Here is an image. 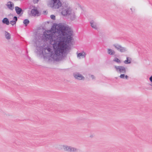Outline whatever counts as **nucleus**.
I'll list each match as a JSON object with an SVG mask.
<instances>
[{
    "instance_id": "1",
    "label": "nucleus",
    "mask_w": 152,
    "mask_h": 152,
    "mask_svg": "<svg viewBox=\"0 0 152 152\" xmlns=\"http://www.w3.org/2000/svg\"><path fill=\"white\" fill-rule=\"evenodd\" d=\"M55 30L61 37H60L58 43L53 39L55 31L51 28V30L46 31L43 32V36L45 40L49 41L50 44L53 45L55 49V53H51L50 56L53 60L59 61L62 59L64 51L69 48V43L71 42L72 37V31L68 29L67 27L61 24H58L55 27Z\"/></svg>"
},
{
    "instance_id": "2",
    "label": "nucleus",
    "mask_w": 152,
    "mask_h": 152,
    "mask_svg": "<svg viewBox=\"0 0 152 152\" xmlns=\"http://www.w3.org/2000/svg\"><path fill=\"white\" fill-rule=\"evenodd\" d=\"M50 7L53 9H58L62 5L61 0H51Z\"/></svg>"
},
{
    "instance_id": "3",
    "label": "nucleus",
    "mask_w": 152,
    "mask_h": 152,
    "mask_svg": "<svg viewBox=\"0 0 152 152\" xmlns=\"http://www.w3.org/2000/svg\"><path fill=\"white\" fill-rule=\"evenodd\" d=\"M63 148L65 151L69 152H80V151L78 149L76 148L66 145L63 146Z\"/></svg>"
},
{
    "instance_id": "4",
    "label": "nucleus",
    "mask_w": 152,
    "mask_h": 152,
    "mask_svg": "<svg viewBox=\"0 0 152 152\" xmlns=\"http://www.w3.org/2000/svg\"><path fill=\"white\" fill-rule=\"evenodd\" d=\"M72 11V9L70 7L67 6L65 8H64L63 9L61 13L63 15L66 16L70 15Z\"/></svg>"
},
{
    "instance_id": "5",
    "label": "nucleus",
    "mask_w": 152,
    "mask_h": 152,
    "mask_svg": "<svg viewBox=\"0 0 152 152\" xmlns=\"http://www.w3.org/2000/svg\"><path fill=\"white\" fill-rule=\"evenodd\" d=\"M116 71L118 73H125L126 72V68L125 67L121 66H117L116 65L114 66Z\"/></svg>"
},
{
    "instance_id": "6",
    "label": "nucleus",
    "mask_w": 152,
    "mask_h": 152,
    "mask_svg": "<svg viewBox=\"0 0 152 152\" xmlns=\"http://www.w3.org/2000/svg\"><path fill=\"white\" fill-rule=\"evenodd\" d=\"M113 45L116 50L121 52H124L127 50V49L126 48L118 44H115Z\"/></svg>"
},
{
    "instance_id": "7",
    "label": "nucleus",
    "mask_w": 152,
    "mask_h": 152,
    "mask_svg": "<svg viewBox=\"0 0 152 152\" xmlns=\"http://www.w3.org/2000/svg\"><path fill=\"white\" fill-rule=\"evenodd\" d=\"M31 16L34 17L39 15V12L36 8L32 9L31 11Z\"/></svg>"
},
{
    "instance_id": "8",
    "label": "nucleus",
    "mask_w": 152,
    "mask_h": 152,
    "mask_svg": "<svg viewBox=\"0 0 152 152\" xmlns=\"http://www.w3.org/2000/svg\"><path fill=\"white\" fill-rule=\"evenodd\" d=\"M6 6L10 10L12 11L14 7V3L11 1H8L7 4Z\"/></svg>"
},
{
    "instance_id": "9",
    "label": "nucleus",
    "mask_w": 152,
    "mask_h": 152,
    "mask_svg": "<svg viewBox=\"0 0 152 152\" xmlns=\"http://www.w3.org/2000/svg\"><path fill=\"white\" fill-rule=\"evenodd\" d=\"M74 76L76 79L78 80H83L84 79V77L79 73L74 74Z\"/></svg>"
},
{
    "instance_id": "10",
    "label": "nucleus",
    "mask_w": 152,
    "mask_h": 152,
    "mask_svg": "<svg viewBox=\"0 0 152 152\" xmlns=\"http://www.w3.org/2000/svg\"><path fill=\"white\" fill-rule=\"evenodd\" d=\"M37 53L41 55L43 53L44 48L42 46H37Z\"/></svg>"
},
{
    "instance_id": "11",
    "label": "nucleus",
    "mask_w": 152,
    "mask_h": 152,
    "mask_svg": "<svg viewBox=\"0 0 152 152\" xmlns=\"http://www.w3.org/2000/svg\"><path fill=\"white\" fill-rule=\"evenodd\" d=\"M90 23L91 26L93 28L95 29H97V23L94 20H91L90 21Z\"/></svg>"
},
{
    "instance_id": "12",
    "label": "nucleus",
    "mask_w": 152,
    "mask_h": 152,
    "mask_svg": "<svg viewBox=\"0 0 152 152\" xmlns=\"http://www.w3.org/2000/svg\"><path fill=\"white\" fill-rule=\"evenodd\" d=\"M77 58L79 59L81 57L82 58H85L86 55L85 53L84 52H83L82 53H77Z\"/></svg>"
},
{
    "instance_id": "13",
    "label": "nucleus",
    "mask_w": 152,
    "mask_h": 152,
    "mask_svg": "<svg viewBox=\"0 0 152 152\" xmlns=\"http://www.w3.org/2000/svg\"><path fill=\"white\" fill-rule=\"evenodd\" d=\"M15 9L16 13L18 15L20 14L22 12H23L22 9L18 7H15Z\"/></svg>"
},
{
    "instance_id": "14",
    "label": "nucleus",
    "mask_w": 152,
    "mask_h": 152,
    "mask_svg": "<svg viewBox=\"0 0 152 152\" xmlns=\"http://www.w3.org/2000/svg\"><path fill=\"white\" fill-rule=\"evenodd\" d=\"M70 15V19L72 20H74L76 18V16L75 15V13L74 12H72V13Z\"/></svg>"
},
{
    "instance_id": "15",
    "label": "nucleus",
    "mask_w": 152,
    "mask_h": 152,
    "mask_svg": "<svg viewBox=\"0 0 152 152\" xmlns=\"http://www.w3.org/2000/svg\"><path fill=\"white\" fill-rule=\"evenodd\" d=\"M107 53L108 54L112 55H114L115 53V52L113 50L109 48L107 49Z\"/></svg>"
},
{
    "instance_id": "16",
    "label": "nucleus",
    "mask_w": 152,
    "mask_h": 152,
    "mask_svg": "<svg viewBox=\"0 0 152 152\" xmlns=\"http://www.w3.org/2000/svg\"><path fill=\"white\" fill-rule=\"evenodd\" d=\"M2 22L3 23L7 25H9L10 24V22L8 19L6 18H4L3 19Z\"/></svg>"
},
{
    "instance_id": "17",
    "label": "nucleus",
    "mask_w": 152,
    "mask_h": 152,
    "mask_svg": "<svg viewBox=\"0 0 152 152\" xmlns=\"http://www.w3.org/2000/svg\"><path fill=\"white\" fill-rule=\"evenodd\" d=\"M5 37L7 39H10L11 38L10 34L7 31H5Z\"/></svg>"
},
{
    "instance_id": "18",
    "label": "nucleus",
    "mask_w": 152,
    "mask_h": 152,
    "mask_svg": "<svg viewBox=\"0 0 152 152\" xmlns=\"http://www.w3.org/2000/svg\"><path fill=\"white\" fill-rule=\"evenodd\" d=\"M113 62H115L117 63L118 64H120L121 63V61L118 58L115 57L113 59Z\"/></svg>"
},
{
    "instance_id": "19",
    "label": "nucleus",
    "mask_w": 152,
    "mask_h": 152,
    "mask_svg": "<svg viewBox=\"0 0 152 152\" xmlns=\"http://www.w3.org/2000/svg\"><path fill=\"white\" fill-rule=\"evenodd\" d=\"M131 58H130L127 57H126V60L124 61V63L126 64H130L131 63Z\"/></svg>"
},
{
    "instance_id": "20",
    "label": "nucleus",
    "mask_w": 152,
    "mask_h": 152,
    "mask_svg": "<svg viewBox=\"0 0 152 152\" xmlns=\"http://www.w3.org/2000/svg\"><path fill=\"white\" fill-rule=\"evenodd\" d=\"M30 21L28 19H25L23 21V23L26 26H27L28 24L29 23Z\"/></svg>"
},
{
    "instance_id": "21",
    "label": "nucleus",
    "mask_w": 152,
    "mask_h": 152,
    "mask_svg": "<svg viewBox=\"0 0 152 152\" xmlns=\"http://www.w3.org/2000/svg\"><path fill=\"white\" fill-rule=\"evenodd\" d=\"M16 22L13 20L10 21V23L11 24L12 26H13L16 23Z\"/></svg>"
},
{
    "instance_id": "22",
    "label": "nucleus",
    "mask_w": 152,
    "mask_h": 152,
    "mask_svg": "<svg viewBox=\"0 0 152 152\" xmlns=\"http://www.w3.org/2000/svg\"><path fill=\"white\" fill-rule=\"evenodd\" d=\"M125 75L124 74H121L120 76V78L122 79H124Z\"/></svg>"
},
{
    "instance_id": "23",
    "label": "nucleus",
    "mask_w": 152,
    "mask_h": 152,
    "mask_svg": "<svg viewBox=\"0 0 152 152\" xmlns=\"http://www.w3.org/2000/svg\"><path fill=\"white\" fill-rule=\"evenodd\" d=\"M50 18H51L53 20H55V16L53 15H50Z\"/></svg>"
},
{
    "instance_id": "24",
    "label": "nucleus",
    "mask_w": 152,
    "mask_h": 152,
    "mask_svg": "<svg viewBox=\"0 0 152 152\" xmlns=\"http://www.w3.org/2000/svg\"><path fill=\"white\" fill-rule=\"evenodd\" d=\"M18 20L17 17L16 16H14L13 18V20L15 21L16 22Z\"/></svg>"
},
{
    "instance_id": "25",
    "label": "nucleus",
    "mask_w": 152,
    "mask_h": 152,
    "mask_svg": "<svg viewBox=\"0 0 152 152\" xmlns=\"http://www.w3.org/2000/svg\"><path fill=\"white\" fill-rule=\"evenodd\" d=\"M47 50L49 52H51V49L50 48H48Z\"/></svg>"
},
{
    "instance_id": "26",
    "label": "nucleus",
    "mask_w": 152,
    "mask_h": 152,
    "mask_svg": "<svg viewBox=\"0 0 152 152\" xmlns=\"http://www.w3.org/2000/svg\"><path fill=\"white\" fill-rule=\"evenodd\" d=\"M91 76L93 80L95 79V77H94V75H91Z\"/></svg>"
},
{
    "instance_id": "27",
    "label": "nucleus",
    "mask_w": 152,
    "mask_h": 152,
    "mask_svg": "<svg viewBox=\"0 0 152 152\" xmlns=\"http://www.w3.org/2000/svg\"><path fill=\"white\" fill-rule=\"evenodd\" d=\"M149 80L150 82L152 83V75L149 78Z\"/></svg>"
},
{
    "instance_id": "28",
    "label": "nucleus",
    "mask_w": 152,
    "mask_h": 152,
    "mask_svg": "<svg viewBox=\"0 0 152 152\" xmlns=\"http://www.w3.org/2000/svg\"><path fill=\"white\" fill-rule=\"evenodd\" d=\"M128 78V76L127 75H125L124 78H125L126 79H127Z\"/></svg>"
},
{
    "instance_id": "29",
    "label": "nucleus",
    "mask_w": 152,
    "mask_h": 152,
    "mask_svg": "<svg viewBox=\"0 0 152 152\" xmlns=\"http://www.w3.org/2000/svg\"><path fill=\"white\" fill-rule=\"evenodd\" d=\"M45 12H46V11H44L43 12V14H44V13H45Z\"/></svg>"
},
{
    "instance_id": "30",
    "label": "nucleus",
    "mask_w": 152,
    "mask_h": 152,
    "mask_svg": "<svg viewBox=\"0 0 152 152\" xmlns=\"http://www.w3.org/2000/svg\"><path fill=\"white\" fill-rule=\"evenodd\" d=\"M90 137H93V136H90Z\"/></svg>"
},
{
    "instance_id": "31",
    "label": "nucleus",
    "mask_w": 152,
    "mask_h": 152,
    "mask_svg": "<svg viewBox=\"0 0 152 152\" xmlns=\"http://www.w3.org/2000/svg\"><path fill=\"white\" fill-rule=\"evenodd\" d=\"M39 0H37V1H38Z\"/></svg>"
},
{
    "instance_id": "32",
    "label": "nucleus",
    "mask_w": 152,
    "mask_h": 152,
    "mask_svg": "<svg viewBox=\"0 0 152 152\" xmlns=\"http://www.w3.org/2000/svg\"><path fill=\"white\" fill-rule=\"evenodd\" d=\"M29 59H30V57H29Z\"/></svg>"
},
{
    "instance_id": "33",
    "label": "nucleus",
    "mask_w": 152,
    "mask_h": 152,
    "mask_svg": "<svg viewBox=\"0 0 152 152\" xmlns=\"http://www.w3.org/2000/svg\"><path fill=\"white\" fill-rule=\"evenodd\" d=\"M151 86H152V85H151Z\"/></svg>"
}]
</instances>
